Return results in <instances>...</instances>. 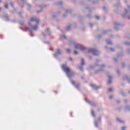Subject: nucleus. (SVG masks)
<instances>
[{
    "label": "nucleus",
    "instance_id": "473e14b6",
    "mask_svg": "<svg viewBox=\"0 0 130 130\" xmlns=\"http://www.w3.org/2000/svg\"><path fill=\"white\" fill-rule=\"evenodd\" d=\"M5 9H9V6H8V4H6L5 5Z\"/></svg>",
    "mask_w": 130,
    "mask_h": 130
},
{
    "label": "nucleus",
    "instance_id": "e433bc0d",
    "mask_svg": "<svg viewBox=\"0 0 130 130\" xmlns=\"http://www.w3.org/2000/svg\"><path fill=\"white\" fill-rule=\"evenodd\" d=\"M74 53L75 54H76V55H78V54H79V53L78 52V51L76 50L74 51Z\"/></svg>",
    "mask_w": 130,
    "mask_h": 130
},
{
    "label": "nucleus",
    "instance_id": "a19ab883",
    "mask_svg": "<svg viewBox=\"0 0 130 130\" xmlns=\"http://www.w3.org/2000/svg\"><path fill=\"white\" fill-rule=\"evenodd\" d=\"M125 128H126V127L125 126H123L121 128V130H125Z\"/></svg>",
    "mask_w": 130,
    "mask_h": 130
},
{
    "label": "nucleus",
    "instance_id": "f257e3e1",
    "mask_svg": "<svg viewBox=\"0 0 130 130\" xmlns=\"http://www.w3.org/2000/svg\"><path fill=\"white\" fill-rule=\"evenodd\" d=\"M30 22H36V25H33L31 28L26 27V30L25 31H28L30 33V35L31 37H33L34 35L32 34L33 33V30L34 31H37L38 28H39V22H40V19H36L35 17H32L30 19Z\"/></svg>",
    "mask_w": 130,
    "mask_h": 130
},
{
    "label": "nucleus",
    "instance_id": "09e8293b",
    "mask_svg": "<svg viewBox=\"0 0 130 130\" xmlns=\"http://www.w3.org/2000/svg\"><path fill=\"white\" fill-rule=\"evenodd\" d=\"M26 28H27V27H25V30L23 29V28H22V27H20V29H21V30H23V31H24L25 32H26Z\"/></svg>",
    "mask_w": 130,
    "mask_h": 130
},
{
    "label": "nucleus",
    "instance_id": "f03ea898",
    "mask_svg": "<svg viewBox=\"0 0 130 130\" xmlns=\"http://www.w3.org/2000/svg\"><path fill=\"white\" fill-rule=\"evenodd\" d=\"M100 61H101V60L97 59L95 60L94 65L90 67V68L91 69V70H94L96 67H99L100 68L99 70H96L94 72V74H95V75L100 74L101 72H103V71H104V69H105V67H106L105 64H102V65L100 66L98 62H100Z\"/></svg>",
    "mask_w": 130,
    "mask_h": 130
},
{
    "label": "nucleus",
    "instance_id": "7ed1b4c3",
    "mask_svg": "<svg viewBox=\"0 0 130 130\" xmlns=\"http://www.w3.org/2000/svg\"><path fill=\"white\" fill-rule=\"evenodd\" d=\"M61 69L63 72H66V74L69 79H71L72 77H75L76 73L71 71V69L68 67L67 64H62L61 65Z\"/></svg>",
    "mask_w": 130,
    "mask_h": 130
},
{
    "label": "nucleus",
    "instance_id": "c03bdc74",
    "mask_svg": "<svg viewBox=\"0 0 130 130\" xmlns=\"http://www.w3.org/2000/svg\"><path fill=\"white\" fill-rule=\"evenodd\" d=\"M95 19H96V20H99V19H100V18L99 17V16H95Z\"/></svg>",
    "mask_w": 130,
    "mask_h": 130
},
{
    "label": "nucleus",
    "instance_id": "423d86ee",
    "mask_svg": "<svg viewBox=\"0 0 130 130\" xmlns=\"http://www.w3.org/2000/svg\"><path fill=\"white\" fill-rule=\"evenodd\" d=\"M89 52H91V53H93V54H94V55H95L96 56H99V55H100V51H98L96 49L90 48Z\"/></svg>",
    "mask_w": 130,
    "mask_h": 130
},
{
    "label": "nucleus",
    "instance_id": "7c9ffc66",
    "mask_svg": "<svg viewBox=\"0 0 130 130\" xmlns=\"http://www.w3.org/2000/svg\"><path fill=\"white\" fill-rule=\"evenodd\" d=\"M113 90V88L112 87H110L109 89H108V92H112Z\"/></svg>",
    "mask_w": 130,
    "mask_h": 130
},
{
    "label": "nucleus",
    "instance_id": "13d9d810",
    "mask_svg": "<svg viewBox=\"0 0 130 130\" xmlns=\"http://www.w3.org/2000/svg\"><path fill=\"white\" fill-rule=\"evenodd\" d=\"M124 102L125 103H126V102H127V100H124Z\"/></svg>",
    "mask_w": 130,
    "mask_h": 130
},
{
    "label": "nucleus",
    "instance_id": "6e6552de",
    "mask_svg": "<svg viewBox=\"0 0 130 130\" xmlns=\"http://www.w3.org/2000/svg\"><path fill=\"white\" fill-rule=\"evenodd\" d=\"M126 16L128 17V19L130 20L129 11H127V10L125 9V12L122 14V17L123 19H125V17H126Z\"/></svg>",
    "mask_w": 130,
    "mask_h": 130
},
{
    "label": "nucleus",
    "instance_id": "72a5a7b5",
    "mask_svg": "<svg viewBox=\"0 0 130 130\" xmlns=\"http://www.w3.org/2000/svg\"><path fill=\"white\" fill-rule=\"evenodd\" d=\"M87 17L88 18V19H91V18H92V15H91V14H89L87 16Z\"/></svg>",
    "mask_w": 130,
    "mask_h": 130
},
{
    "label": "nucleus",
    "instance_id": "0e129e2a",
    "mask_svg": "<svg viewBox=\"0 0 130 130\" xmlns=\"http://www.w3.org/2000/svg\"><path fill=\"white\" fill-rule=\"evenodd\" d=\"M5 18H9V16L8 15H5Z\"/></svg>",
    "mask_w": 130,
    "mask_h": 130
},
{
    "label": "nucleus",
    "instance_id": "2f4dec72",
    "mask_svg": "<svg viewBox=\"0 0 130 130\" xmlns=\"http://www.w3.org/2000/svg\"><path fill=\"white\" fill-rule=\"evenodd\" d=\"M120 94L121 95H122V96H125V94L124 93V92H123V91H121L120 92Z\"/></svg>",
    "mask_w": 130,
    "mask_h": 130
},
{
    "label": "nucleus",
    "instance_id": "2eb2a0df",
    "mask_svg": "<svg viewBox=\"0 0 130 130\" xmlns=\"http://www.w3.org/2000/svg\"><path fill=\"white\" fill-rule=\"evenodd\" d=\"M72 28H73V24H70L67 26L66 30H67V31H70V30H71V29H72Z\"/></svg>",
    "mask_w": 130,
    "mask_h": 130
},
{
    "label": "nucleus",
    "instance_id": "20e7f679",
    "mask_svg": "<svg viewBox=\"0 0 130 130\" xmlns=\"http://www.w3.org/2000/svg\"><path fill=\"white\" fill-rule=\"evenodd\" d=\"M70 45L73 44L74 45V47L75 49H78L79 50H81V51H85L86 50V48L83 46L82 45L79 44L76 42V41L72 40L69 43Z\"/></svg>",
    "mask_w": 130,
    "mask_h": 130
},
{
    "label": "nucleus",
    "instance_id": "0eeeda50",
    "mask_svg": "<svg viewBox=\"0 0 130 130\" xmlns=\"http://www.w3.org/2000/svg\"><path fill=\"white\" fill-rule=\"evenodd\" d=\"M85 59L84 58H81V66H79V69L81 72L82 73L84 72V66H85Z\"/></svg>",
    "mask_w": 130,
    "mask_h": 130
},
{
    "label": "nucleus",
    "instance_id": "cd10ccee",
    "mask_svg": "<svg viewBox=\"0 0 130 130\" xmlns=\"http://www.w3.org/2000/svg\"><path fill=\"white\" fill-rule=\"evenodd\" d=\"M94 125H95V127H98V124H97V121H94Z\"/></svg>",
    "mask_w": 130,
    "mask_h": 130
},
{
    "label": "nucleus",
    "instance_id": "4468645a",
    "mask_svg": "<svg viewBox=\"0 0 130 130\" xmlns=\"http://www.w3.org/2000/svg\"><path fill=\"white\" fill-rule=\"evenodd\" d=\"M112 78H113V76H109V80L107 83L108 85H110V84H111V79H112Z\"/></svg>",
    "mask_w": 130,
    "mask_h": 130
},
{
    "label": "nucleus",
    "instance_id": "8fccbe9b",
    "mask_svg": "<svg viewBox=\"0 0 130 130\" xmlns=\"http://www.w3.org/2000/svg\"><path fill=\"white\" fill-rule=\"evenodd\" d=\"M62 17H63V18H66V17H67V14H66L63 15H62Z\"/></svg>",
    "mask_w": 130,
    "mask_h": 130
},
{
    "label": "nucleus",
    "instance_id": "69168bd1",
    "mask_svg": "<svg viewBox=\"0 0 130 130\" xmlns=\"http://www.w3.org/2000/svg\"><path fill=\"white\" fill-rule=\"evenodd\" d=\"M105 48H106V49H107V50H108V48L107 47V46H106Z\"/></svg>",
    "mask_w": 130,
    "mask_h": 130
},
{
    "label": "nucleus",
    "instance_id": "f8f14e48",
    "mask_svg": "<svg viewBox=\"0 0 130 130\" xmlns=\"http://www.w3.org/2000/svg\"><path fill=\"white\" fill-rule=\"evenodd\" d=\"M114 25L115 26V30H118V28L117 27V26H120L121 24L119 22H114Z\"/></svg>",
    "mask_w": 130,
    "mask_h": 130
},
{
    "label": "nucleus",
    "instance_id": "bb28decb",
    "mask_svg": "<svg viewBox=\"0 0 130 130\" xmlns=\"http://www.w3.org/2000/svg\"><path fill=\"white\" fill-rule=\"evenodd\" d=\"M62 4H63L62 2V1H60V2H58L57 5H58V6H62Z\"/></svg>",
    "mask_w": 130,
    "mask_h": 130
},
{
    "label": "nucleus",
    "instance_id": "e2e57ef3",
    "mask_svg": "<svg viewBox=\"0 0 130 130\" xmlns=\"http://www.w3.org/2000/svg\"><path fill=\"white\" fill-rule=\"evenodd\" d=\"M20 25H24V22H22L20 23Z\"/></svg>",
    "mask_w": 130,
    "mask_h": 130
},
{
    "label": "nucleus",
    "instance_id": "f3484780",
    "mask_svg": "<svg viewBox=\"0 0 130 130\" xmlns=\"http://www.w3.org/2000/svg\"><path fill=\"white\" fill-rule=\"evenodd\" d=\"M26 6L27 7V10L28 11H30V10L32 9V6H31V5H30L29 3H26Z\"/></svg>",
    "mask_w": 130,
    "mask_h": 130
},
{
    "label": "nucleus",
    "instance_id": "39448f33",
    "mask_svg": "<svg viewBox=\"0 0 130 130\" xmlns=\"http://www.w3.org/2000/svg\"><path fill=\"white\" fill-rule=\"evenodd\" d=\"M42 35L44 38H45L47 36H51V31H50V28L47 27L45 30V33L42 32Z\"/></svg>",
    "mask_w": 130,
    "mask_h": 130
},
{
    "label": "nucleus",
    "instance_id": "9d476101",
    "mask_svg": "<svg viewBox=\"0 0 130 130\" xmlns=\"http://www.w3.org/2000/svg\"><path fill=\"white\" fill-rule=\"evenodd\" d=\"M71 83L77 89V90H80V83H75V81L71 80Z\"/></svg>",
    "mask_w": 130,
    "mask_h": 130
},
{
    "label": "nucleus",
    "instance_id": "5fc2aeb1",
    "mask_svg": "<svg viewBox=\"0 0 130 130\" xmlns=\"http://www.w3.org/2000/svg\"><path fill=\"white\" fill-rule=\"evenodd\" d=\"M81 79L82 80H85V78L84 77V76H81Z\"/></svg>",
    "mask_w": 130,
    "mask_h": 130
},
{
    "label": "nucleus",
    "instance_id": "dca6fc26",
    "mask_svg": "<svg viewBox=\"0 0 130 130\" xmlns=\"http://www.w3.org/2000/svg\"><path fill=\"white\" fill-rule=\"evenodd\" d=\"M39 7L41 9L40 10L37 11V13H38V14H39V13H41V12H42V11H43V7H42V6L40 5Z\"/></svg>",
    "mask_w": 130,
    "mask_h": 130
},
{
    "label": "nucleus",
    "instance_id": "aec40b11",
    "mask_svg": "<svg viewBox=\"0 0 130 130\" xmlns=\"http://www.w3.org/2000/svg\"><path fill=\"white\" fill-rule=\"evenodd\" d=\"M60 11H58L56 14L53 15L52 17L53 18H56L57 17L58 15H59L60 14Z\"/></svg>",
    "mask_w": 130,
    "mask_h": 130
},
{
    "label": "nucleus",
    "instance_id": "6ab92c4d",
    "mask_svg": "<svg viewBox=\"0 0 130 130\" xmlns=\"http://www.w3.org/2000/svg\"><path fill=\"white\" fill-rule=\"evenodd\" d=\"M117 121H118V122H119L120 123H124V121L120 119L119 118H117Z\"/></svg>",
    "mask_w": 130,
    "mask_h": 130
},
{
    "label": "nucleus",
    "instance_id": "4d7b16f0",
    "mask_svg": "<svg viewBox=\"0 0 130 130\" xmlns=\"http://www.w3.org/2000/svg\"><path fill=\"white\" fill-rule=\"evenodd\" d=\"M83 4H84V2L81 1V2H80V4H81V5H83Z\"/></svg>",
    "mask_w": 130,
    "mask_h": 130
},
{
    "label": "nucleus",
    "instance_id": "a878e982",
    "mask_svg": "<svg viewBox=\"0 0 130 130\" xmlns=\"http://www.w3.org/2000/svg\"><path fill=\"white\" fill-rule=\"evenodd\" d=\"M110 51H111L112 52H114V51H115V50L113 49V48H110L109 49Z\"/></svg>",
    "mask_w": 130,
    "mask_h": 130
},
{
    "label": "nucleus",
    "instance_id": "6e6d98bb",
    "mask_svg": "<svg viewBox=\"0 0 130 130\" xmlns=\"http://www.w3.org/2000/svg\"><path fill=\"white\" fill-rule=\"evenodd\" d=\"M117 73L118 75H119V74H120L119 71L117 70Z\"/></svg>",
    "mask_w": 130,
    "mask_h": 130
},
{
    "label": "nucleus",
    "instance_id": "412c9836",
    "mask_svg": "<svg viewBox=\"0 0 130 130\" xmlns=\"http://www.w3.org/2000/svg\"><path fill=\"white\" fill-rule=\"evenodd\" d=\"M106 42H107V44H109V45H112V42H111L110 40H106Z\"/></svg>",
    "mask_w": 130,
    "mask_h": 130
},
{
    "label": "nucleus",
    "instance_id": "9b49d317",
    "mask_svg": "<svg viewBox=\"0 0 130 130\" xmlns=\"http://www.w3.org/2000/svg\"><path fill=\"white\" fill-rule=\"evenodd\" d=\"M88 104L91 105L92 107H96L97 106V103L94 102H88Z\"/></svg>",
    "mask_w": 130,
    "mask_h": 130
},
{
    "label": "nucleus",
    "instance_id": "f704fd0d",
    "mask_svg": "<svg viewBox=\"0 0 130 130\" xmlns=\"http://www.w3.org/2000/svg\"><path fill=\"white\" fill-rule=\"evenodd\" d=\"M10 6H11V7H12V8H14V3L11 2V3H10Z\"/></svg>",
    "mask_w": 130,
    "mask_h": 130
},
{
    "label": "nucleus",
    "instance_id": "5701e85b",
    "mask_svg": "<svg viewBox=\"0 0 130 130\" xmlns=\"http://www.w3.org/2000/svg\"><path fill=\"white\" fill-rule=\"evenodd\" d=\"M123 44L124 45H126L127 46H129L130 43H129V42H125L123 43Z\"/></svg>",
    "mask_w": 130,
    "mask_h": 130
},
{
    "label": "nucleus",
    "instance_id": "864d4df0",
    "mask_svg": "<svg viewBox=\"0 0 130 130\" xmlns=\"http://www.w3.org/2000/svg\"><path fill=\"white\" fill-rule=\"evenodd\" d=\"M21 2H22V3H25L26 2V0H20Z\"/></svg>",
    "mask_w": 130,
    "mask_h": 130
},
{
    "label": "nucleus",
    "instance_id": "052dcab7",
    "mask_svg": "<svg viewBox=\"0 0 130 130\" xmlns=\"http://www.w3.org/2000/svg\"><path fill=\"white\" fill-rule=\"evenodd\" d=\"M89 59H91H91H92V57H91V56H89Z\"/></svg>",
    "mask_w": 130,
    "mask_h": 130
},
{
    "label": "nucleus",
    "instance_id": "680f3d73",
    "mask_svg": "<svg viewBox=\"0 0 130 130\" xmlns=\"http://www.w3.org/2000/svg\"><path fill=\"white\" fill-rule=\"evenodd\" d=\"M22 13L23 12H19L18 14H19V15H20V16H21V15L22 14Z\"/></svg>",
    "mask_w": 130,
    "mask_h": 130
},
{
    "label": "nucleus",
    "instance_id": "1a4fd4ad",
    "mask_svg": "<svg viewBox=\"0 0 130 130\" xmlns=\"http://www.w3.org/2000/svg\"><path fill=\"white\" fill-rule=\"evenodd\" d=\"M62 54V52H61V49L58 48L56 50V52L53 54L54 57H57V55H61Z\"/></svg>",
    "mask_w": 130,
    "mask_h": 130
},
{
    "label": "nucleus",
    "instance_id": "ea45409f",
    "mask_svg": "<svg viewBox=\"0 0 130 130\" xmlns=\"http://www.w3.org/2000/svg\"><path fill=\"white\" fill-rule=\"evenodd\" d=\"M121 55H123V52H121L120 54H118V56H121Z\"/></svg>",
    "mask_w": 130,
    "mask_h": 130
},
{
    "label": "nucleus",
    "instance_id": "79ce46f5",
    "mask_svg": "<svg viewBox=\"0 0 130 130\" xmlns=\"http://www.w3.org/2000/svg\"><path fill=\"white\" fill-rule=\"evenodd\" d=\"M103 9H104V11H107V7L104 6V8H103Z\"/></svg>",
    "mask_w": 130,
    "mask_h": 130
},
{
    "label": "nucleus",
    "instance_id": "603ef678",
    "mask_svg": "<svg viewBox=\"0 0 130 130\" xmlns=\"http://www.w3.org/2000/svg\"><path fill=\"white\" fill-rule=\"evenodd\" d=\"M69 60H71V61H73V58L70 57V58H69Z\"/></svg>",
    "mask_w": 130,
    "mask_h": 130
},
{
    "label": "nucleus",
    "instance_id": "4be33fe9",
    "mask_svg": "<svg viewBox=\"0 0 130 130\" xmlns=\"http://www.w3.org/2000/svg\"><path fill=\"white\" fill-rule=\"evenodd\" d=\"M125 111H129L130 112V107L129 106H126Z\"/></svg>",
    "mask_w": 130,
    "mask_h": 130
},
{
    "label": "nucleus",
    "instance_id": "bf43d9fd",
    "mask_svg": "<svg viewBox=\"0 0 130 130\" xmlns=\"http://www.w3.org/2000/svg\"><path fill=\"white\" fill-rule=\"evenodd\" d=\"M127 8H128V10H130V6H128H128H127Z\"/></svg>",
    "mask_w": 130,
    "mask_h": 130
},
{
    "label": "nucleus",
    "instance_id": "c756f323",
    "mask_svg": "<svg viewBox=\"0 0 130 130\" xmlns=\"http://www.w3.org/2000/svg\"><path fill=\"white\" fill-rule=\"evenodd\" d=\"M66 51L67 53H71V49H66Z\"/></svg>",
    "mask_w": 130,
    "mask_h": 130
},
{
    "label": "nucleus",
    "instance_id": "4c0bfd02",
    "mask_svg": "<svg viewBox=\"0 0 130 130\" xmlns=\"http://www.w3.org/2000/svg\"><path fill=\"white\" fill-rule=\"evenodd\" d=\"M114 60L115 62H117V61H118V59L116 58H114Z\"/></svg>",
    "mask_w": 130,
    "mask_h": 130
},
{
    "label": "nucleus",
    "instance_id": "393cba45",
    "mask_svg": "<svg viewBox=\"0 0 130 130\" xmlns=\"http://www.w3.org/2000/svg\"><path fill=\"white\" fill-rule=\"evenodd\" d=\"M63 38L64 39H67V37L64 35H63L62 36H61V37H60V39H63Z\"/></svg>",
    "mask_w": 130,
    "mask_h": 130
},
{
    "label": "nucleus",
    "instance_id": "a18cd8bd",
    "mask_svg": "<svg viewBox=\"0 0 130 130\" xmlns=\"http://www.w3.org/2000/svg\"><path fill=\"white\" fill-rule=\"evenodd\" d=\"M89 26L90 27V28H92V27H93V24L92 23H89Z\"/></svg>",
    "mask_w": 130,
    "mask_h": 130
},
{
    "label": "nucleus",
    "instance_id": "49530a36",
    "mask_svg": "<svg viewBox=\"0 0 130 130\" xmlns=\"http://www.w3.org/2000/svg\"><path fill=\"white\" fill-rule=\"evenodd\" d=\"M101 37H102V36H101V35H99V36H97L98 38H101Z\"/></svg>",
    "mask_w": 130,
    "mask_h": 130
},
{
    "label": "nucleus",
    "instance_id": "c9c22d12",
    "mask_svg": "<svg viewBox=\"0 0 130 130\" xmlns=\"http://www.w3.org/2000/svg\"><path fill=\"white\" fill-rule=\"evenodd\" d=\"M127 54H130V49H127Z\"/></svg>",
    "mask_w": 130,
    "mask_h": 130
},
{
    "label": "nucleus",
    "instance_id": "338daca9",
    "mask_svg": "<svg viewBox=\"0 0 130 130\" xmlns=\"http://www.w3.org/2000/svg\"><path fill=\"white\" fill-rule=\"evenodd\" d=\"M50 50H52V51H53V49L52 48H50Z\"/></svg>",
    "mask_w": 130,
    "mask_h": 130
},
{
    "label": "nucleus",
    "instance_id": "ddd939ff",
    "mask_svg": "<svg viewBox=\"0 0 130 130\" xmlns=\"http://www.w3.org/2000/svg\"><path fill=\"white\" fill-rule=\"evenodd\" d=\"M90 86L91 88L93 89V90H98V89H100V86H97L96 85L91 84Z\"/></svg>",
    "mask_w": 130,
    "mask_h": 130
},
{
    "label": "nucleus",
    "instance_id": "de8ad7c7",
    "mask_svg": "<svg viewBox=\"0 0 130 130\" xmlns=\"http://www.w3.org/2000/svg\"><path fill=\"white\" fill-rule=\"evenodd\" d=\"M125 66V64L124 63H123L122 64V68H124Z\"/></svg>",
    "mask_w": 130,
    "mask_h": 130
},
{
    "label": "nucleus",
    "instance_id": "37998d69",
    "mask_svg": "<svg viewBox=\"0 0 130 130\" xmlns=\"http://www.w3.org/2000/svg\"><path fill=\"white\" fill-rule=\"evenodd\" d=\"M98 120L100 122H101V116L99 117Z\"/></svg>",
    "mask_w": 130,
    "mask_h": 130
},
{
    "label": "nucleus",
    "instance_id": "58836bf2",
    "mask_svg": "<svg viewBox=\"0 0 130 130\" xmlns=\"http://www.w3.org/2000/svg\"><path fill=\"white\" fill-rule=\"evenodd\" d=\"M111 99H113V95H111L109 96V100H111Z\"/></svg>",
    "mask_w": 130,
    "mask_h": 130
},
{
    "label": "nucleus",
    "instance_id": "3c124183",
    "mask_svg": "<svg viewBox=\"0 0 130 130\" xmlns=\"http://www.w3.org/2000/svg\"><path fill=\"white\" fill-rule=\"evenodd\" d=\"M85 101H86V102H87V103H88V102H90L89 101L87 100V99H85Z\"/></svg>",
    "mask_w": 130,
    "mask_h": 130
},
{
    "label": "nucleus",
    "instance_id": "a211bd4d",
    "mask_svg": "<svg viewBox=\"0 0 130 130\" xmlns=\"http://www.w3.org/2000/svg\"><path fill=\"white\" fill-rule=\"evenodd\" d=\"M66 14H72V10L71 9H66L65 10Z\"/></svg>",
    "mask_w": 130,
    "mask_h": 130
},
{
    "label": "nucleus",
    "instance_id": "b1692460",
    "mask_svg": "<svg viewBox=\"0 0 130 130\" xmlns=\"http://www.w3.org/2000/svg\"><path fill=\"white\" fill-rule=\"evenodd\" d=\"M91 114L92 115V116H93V117H95V114H94V111L93 110H91Z\"/></svg>",
    "mask_w": 130,
    "mask_h": 130
},
{
    "label": "nucleus",
    "instance_id": "c85d7f7f",
    "mask_svg": "<svg viewBox=\"0 0 130 130\" xmlns=\"http://www.w3.org/2000/svg\"><path fill=\"white\" fill-rule=\"evenodd\" d=\"M116 8H118V7H120V3H117L115 5Z\"/></svg>",
    "mask_w": 130,
    "mask_h": 130
},
{
    "label": "nucleus",
    "instance_id": "774afa93",
    "mask_svg": "<svg viewBox=\"0 0 130 130\" xmlns=\"http://www.w3.org/2000/svg\"><path fill=\"white\" fill-rule=\"evenodd\" d=\"M120 102V101H117V103H119Z\"/></svg>",
    "mask_w": 130,
    "mask_h": 130
}]
</instances>
